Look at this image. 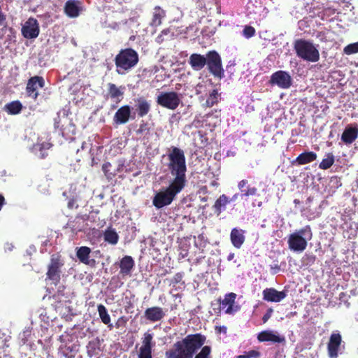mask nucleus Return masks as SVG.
Here are the masks:
<instances>
[{
	"label": "nucleus",
	"instance_id": "obj_23",
	"mask_svg": "<svg viewBox=\"0 0 358 358\" xmlns=\"http://www.w3.org/2000/svg\"><path fill=\"white\" fill-rule=\"evenodd\" d=\"M134 266V261L131 256L126 255L120 262V273L127 275L131 273Z\"/></svg>",
	"mask_w": 358,
	"mask_h": 358
},
{
	"label": "nucleus",
	"instance_id": "obj_27",
	"mask_svg": "<svg viewBox=\"0 0 358 358\" xmlns=\"http://www.w3.org/2000/svg\"><path fill=\"white\" fill-rule=\"evenodd\" d=\"M248 183V180L243 179L241 180L238 183V188L241 190V196L242 197H248L252 196H256L257 194V188L255 187H248L246 189H244V187H245Z\"/></svg>",
	"mask_w": 358,
	"mask_h": 358
},
{
	"label": "nucleus",
	"instance_id": "obj_6",
	"mask_svg": "<svg viewBox=\"0 0 358 358\" xmlns=\"http://www.w3.org/2000/svg\"><path fill=\"white\" fill-rule=\"evenodd\" d=\"M206 64L208 71L215 78L222 79L224 77V70L222 67V59L215 50L206 53Z\"/></svg>",
	"mask_w": 358,
	"mask_h": 358
},
{
	"label": "nucleus",
	"instance_id": "obj_32",
	"mask_svg": "<svg viewBox=\"0 0 358 358\" xmlns=\"http://www.w3.org/2000/svg\"><path fill=\"white\" fill-rule=\"evenodd\" d=\"M100 348V341L98 338L89 341L87 349L88 355L92 357L98 353Z\"/></svg>",
	"mask_w": 358,
	"mask_h": 358
},
{
	"label": "nucleus",
	"instance_id": "obj_28",
	"mask_svg": "<svg viewBox=\"0 0 358 358\" xmlns=\"http://www.w3.org/2000/svg\"><path fill=\"white\" fill-rule=\"evenodd\" d=\"M317 159V154L314 152H304L300 154L296 159L299 165H304L315 161Z\"/></svg>",
	"mask_w": 358,
	"mask_h": 358
},
{
	"label": "nucleus",
	"instance_id": "obj_26",
	"mask_svg": "<svg viewBox=\"0 0 358 358\" xmlns=\"http://www.w3.org/2000/svg\"><path fill=\"white\" fill-rule=\"evenodd\" d=\"M231 202L230 199L226 194L220 195L215 201L213 208L215 213L219 215L225 210L226 206Z\"/></svg>",
	"mask_w": 358,
	"mask_h": 358
},
{
	"label": "nucleus",
	"instance_id": "obj_43",
	"mask_svg": "<svg viewBox=\"0 0 358 358\" xmlns=\"http://www.w3.org/2000/svg\"><path fill=\"white\" fill-rule=\"evenodd\" d=\"M184 277L183 272H178L175 274L173 278L170 281V285H172L173 286L176 285L178 283H181L182 285H185V281L182 280Z\"/></svg>",
	"mask_w": 358,
	"mask_h": 358
},
{
	"label": "nucleus",
	"instance_id": "obj_33",
	"mask_svg": "<svg viewBox=\"0 0 358 358\" xmlns=\"http://www.w3.org/2000/svg\"><path fill=\"white\" fill-rule=\"evenodd\" d=\"M335 162L334 156L332 153H327V157L323 159L319 164V168L322 170H327L329 169Z\"/></svg>",
	"mask_w": 358,
	"mask_h": 358
},
{
	"label": "nucleus",
	"instance_id": "obj_34",
	"mask_svg": "<svg viewBox=\"0 0 358 358\" xmlns=\"http://www.w3.org/2000/svg\"><path fill=\"white\" fill-rule=\"evenodd\" d=\"M98 211H92L88 215H82L76 217L77 220H80L83 222H90L91 223H95L99 220L98 217Z\"/></svg>",
	"mask_w": 358,
	"mask_h": 358
},
{
	"label": "nucleus",
	"instance_id": "obj_4",
	"mask_svg": "<svg viewBox=\"0 0 358 358\" xmlns=\"http://www.w3.org/2000/svg\"><path fill=\"white\" fill-rule=\"evenodd\" d=\"M312 237L311 228L310 225H306L289 236L288 247L292 251L302 252L307 247L308 241L311 240Z\"/></svg>",
	"mask_w": 358,
	"mask_h": 358
},
{
	"label": "nucleus",
	"instance_id": "obj_8",
	"mask_svg": "<svg viewBox=\"0 0 358 358\" xmlns=\"http://www.w3.org/2000/svg\"><path fill=\"white\" fill-rule=\"evenodd\" d=\"M157 103L162 107L175 110L180 105V99L176 92H162L157 97Z\"/></svg>",
	"mask_w": 358,
	"mask_h": 358
},
{
	"label": "nucleus",
	"instance_id": "obj_12",
	"mask_svg": "<svg viewBox=\"0 0 358 358\" xmlns=\"http://www.w3.org/2000/svg\"><path fill=\"white\" fill-rule=\"evenodd\" d=\"M342 341V336L338 331L333 332L331 334L327 343V352L329 358H338Z\"/></svg>",
	"mask_w": 358,
	"mask_h": 358
},
{
	"label": "nucleus",
	"instance_id": "obj_21",
	"mask_svg": "<svg viewBox=\"0 0 358 358\" xmlns=\"http://www.w3.org/2000/svg\"><path fill=\"white\" fill-rule=\"evenodd\" d=\"M78 3L79 1L76 0L67 1L64 8L65 14L71 18L77 17L79 15L80 11Z\"/></svg>",
	"mask_w": 358,
	"mask_h": 358
},
{
	"label": "nucleus",
	"instance_id": "obj_39",
	"mask_svg": "<svg viewBox=\"0 0 358 358\" xmlns=\"http://www.w3.org/2000/svg\"><path fill=\"white\" fill-rule=\"evenodd\" d=\"M200 349V352L194 355V358H211V348L209 345H203Z\"/></svg>",
	"mask_w": 358,
	"mask_h": 358
},
{
	"label": "nucleus",
	"instance_id": "obj_10",
	"mask_svg": "<svg viewBox=\"0 0 358 358\" xmlns=\"http://www.w3.org/2000/svg\"><path fill=\"white\" fill-rule=\"evenodd\" d=\"M21 31L25 38L32 39L38 37L40 28L37 20L34 17H29L22 25Z\"/></svg>",
	"mask_w": 358,
	"mask_h": 358
},
{
	"label": "nucleus",
	"instance_id": "obj_51",
	"mask_svg": "<svg viewBox=\"0 0 358 358\" xmlns=\"http://www.w3.org/2000/svg\"><path fill=\"white\" fill-rule=\"evenodd\" d=\"M234 253H230L227 257V259L229 261H231L234 259Z\"/></svg>",
	"mask_w": 358,
	"mask_h": 358
},
{
	"label": "nucleus",
	"instance_id": "obj_15",
	"mask_svg": "<svg viewBox=\"0 0 358 358\" xmlns=\"http://www.w3.org/2000/svg\"><path fill=\"white\" fill-rule=\"evenodd\" d=\"M286 296L285 291H278L275 288H266L263 291V299L268 302H280Z\"/></svg>",
	"mask_w": 358,
	"mask_h": 358
},
{
	"label": "nucleus",
	"instance_id": "obj_31",
	"mask_svg": "<svg viewBox=\"0 0 358 358\" xmlns=\"http://www.w3.org/2000/svg\"><path fill=\"white\" fill-rule=\"evenodd\" d=\"M154 10L150 24L153 27H158L162 24V19L165 16V11L159 6H156Z\"/></svg>",
	"mask_w": 358,
	"mask_h": 358
},
{
	"label": "nucleus",
	"instance_id": "obj_45",
	"mask_svg": "<svg viewBox=\"0 0 358 358\" xmlns=\"http://www.w3.org/2000/svg\"><path fill=\"white\" fill-rule=\"evenodd\" d=\"M344 52L347 55H351L358 52V43L349 44L344 48Z\"/></svg>",
	"mask_w": 358,
	"mask_h": 358
},
{
	"label": "nucleus",
	"instance_id": "obj_5",
	"mask_svg": "<svg viewBox=\"0 0 358 358\" xmlns=\"http://www.w3.org/2000/svg\"><path fill=\"white\" fill-rule=\"evenodd\" d=\"M294 49L296 55L304 61L316 62L320 59V52L314 44L306 39L294 41Z\"/></svg>",
	"mask_w": 358,
	"mask_h": 358
},
{
	"label": "nucleus",
	"instance_id": "obj_25",
	"mask_svg": "<svg viewBox=\"0 0 358 358\" xmlns=\"http://www.w3.org/2000/svg\"><path fill=\"white\" fill-rule=\"evenodd\" d=\"M124 87H118L115 84L110 83L108 84V96L110 99H116L117 102H120L124 94Z\"/></svg>",
	"mask_w": 358,
	"mask_h": 358
},
{
	"label": "nucleus",
	"instance_id": "obj_18",
	"mask_svg": "<svg viewBox=\"0 0 358 358\" xmlns=\"http://www.w3.org/2000/svg\"><path fill=\"white\" fill-rule=\"evenodd\" d=\"M206 55H202L197 53H193L189 56V64L194 71L201 70L206 64Z\"/></svg>",
	"mask_w": 358,
	"mask_h": 358
},
{
	"label": "nucleus",
	"instance_id": "obj_50",
	"mask_svg": "<svg viewBox=\"0 0 358 358\" xmlns=\"http://www.w3.org/2000/svg\"><path fill=\"white\" fill-rule=\"evenodd\" d=\"M227 327L225 326H220V327H215V331H217V333H224V334H226L227 333Z\"/></svg>",
	"mask_w": 358,
	"mask_h": 358
},
{
	"label": "nucleus",
	"instance_id": "obj_29",
	"mask_svg": "<svg viewBox=\"0 0 358 358\" xmlns=\"http://www.w3.org/2000/svg\"><path fill=\"white\" fill-rule=\"evenodd\" d=\"M22 109V104L20 101H13L5 105L3 110L9 115L19 114Z\"/></svg>",
	"mask_w": 358,
	"mask_h": 358
},
{
	"label": "nucleus",
	"instance_id": "obj_41",
	"mask_svg": "<svg viewBox=\"0 0 358 358\" xmlns=\"http://www.w3.org/2000/svg\"><path fill=\"white\" fill-rule=\"evenodd\" d=\"M153 336L152 334L146 332L143 335L142 345L143 347L152 348L154 344L152 343Z\"/></svg>",
	"mask_w": 358,
	"mask_h": 358
},
{
	"label": "nucleus",
	"instance_id": "obj_48",
	"mask_svg": "<svg viewBox=\"0 0 358 358\" xmlns=\"http://www.w3.org/2000/svg\"><path fill=\"white\" fill-rule=\"evenodd\" d=\"M67 206L69 209L78 208L77 200L75 198L70 199L68 201Z\"/></svg>",
	"mask_w": 358,
	"mask_h": 358
},
{
	"label": "nucleus",
	"instance_id": "obj_46",
	"mask_svg": "<svg viewBox=\"0 0 358 358\" xmlns=\"http://www.w3.org/2000/svg\"><path fill=\"white\" fill-rule=\"evenodd\" d=\"M255 29L253 27L247 25L243 29V34L245 38H250L255 36Z\"/></svg>",
	"mask_w": 358,
	"mask_h": 358
},
{
	"label": "nucleus",
	"instance_id": "obj_30",
	"mask_svg": "<svg viewBox=\"0 0 358 358\" xmlns=\"http://www.w3.org/2000/svg\"><path fill=\"white\" fill-rule=\"evenodd\" d=\"M104 241L111 245H116L119 241V236L114 229H108L103 233Z\"/></svg>",
	"mask_w": 358,
	"mask_h": 358
},
{
	"label": "nucleus",
	"instance_id": "obj_40",
	"mask_svg": "<svg viewBox=\"0 0 358 358\" xmlns=\"http://www.w3.org/2000/svg\"><path fill=\"white\" fill-rule=\"evenodd\" d=\"M152 348L149 347L141 346L138 352V358H152Z\"/></svg>",
	"mask_w": 358,
	"mask_h": 358
},
{
	"label": "nucleus",
	"instance_id": "obj_44",
	"mask_svg": "<svg viewBox=\"0 0 358 358\" xmlns=\"http://www.w3.org/2000/svg\"><path fill=\"white\" fill-rule=\"evenodd\" d=\"M51 146H52V145L48 143H43L40 145V148H39V151H40L39 158L40 159H45V157H48V152H46L44 150L49 149Z\"/></svg>",
	"mask_w": 358,
	"mask_h": 358
},
{
	"label": "nucleus",
	"instance_id": "obj_9",
	"mask_svg": "<svg viewBox=\"0 0 358 358\" xmlns=\"http://www.w3.org/2000/svg\"><path fill=\"white\" fill-rule=\"evenodd\" d=\"M292 78L289 72L279 70L274 72L270 78L268 83L271 86H278L280 89H289L292 85Z\"/></svg>",
	"mask_w": 358,
	"mask_h": 358
},
{
	"label": "nucleus",
	"instance_id": "obj_52",
	"mask_svg": "<svg viewBox=\"0 0 358 358\" xmlns=\"http://www.w3.org/2000/svg\"><path fill=\"white\" fill-rule=\"evenodd\" d=\"M238 197V194H235L231 199H230L231 201H235Z\"/></svg>",
	"mask_w": 358,
	"mask_h": 358
},
{
	"label": "nucleus",
	"instance_id": "obj_22",
	"mask_svg": "<svg viewBox=\"0 0 358 358\" xmlns=\"http://www.w3.org/2000/svg\"><path fill=\"white\" fill-rule=\"evenodd\" d=\"M91 253V249L87 246H81L76 249V256L79 261L86 265H90L94 264V259L90 260V255Z\"/></svg>",
	"mask_w": 358,
	"mask_h": 358
},
{
	"label": "nucleus",
	"instance_id": "obj_1",
	"mask_svg": "<svg viewBox=\"0 0 358 358\" xmlns=\"http://www.w3.org/2000/svg\"><path fill=\"white\" fill-rule=\"evenodd\" d=\"M168 159L167 168L173 178L164 191H159L154 196L152 204L157 209L170 205L187 183V166L184 151L177 147H171Z\"/></svg>",
	"mask_w": 358,
	"mask_h": 358
},
{
	"label": "nucleus",
	"instance_id": "obj_16",
	"mask_svg": "<svg viewBox=\"0 0 358 358\" xmlns=\"http://www.w3.org/2000/svg\"><path fill=\"white\" fill-rule=\"evenodd\" d=\"M166 314L163 308L159 306L148 308L144 312L145 319L151 322H156L162 320Z\"/></svg>",
	"mask_w": 358,
	"mask_h": 358
},
{
	"label": "nucleus",
	"instance_id": "obj_7",
	"mask_svg": "<svg viewBox=\"0 0 358 358\" xmlns=\"http://www.w3.org/2000/svg\"><path fill=\"white\" fill-rule=\"evenodd\" d=\"M64 263L60 255H52L46 273L47 279L57 285L61 280L62 267Z\"/></svg>",
	"mask_w": 358,
	"mask_h": 358
},
{
	"label": "nucleus",
	"instance_id": "obj_3",
	"mask_svg": "<svg viewBox=\"0 0 358 358\" xmlns=\"http://www.w3.org/2000/svg\"><path fill=\"white\" fill-rule=\"evenodd\" d=\"M139 62L138 52L131 48L122 49L114 59L116 72L124 75L134 69Z\"/></svg>",
	"mask_w": 358,
	"mask_h": 358
},
{
	"label": "nucleus",
	"instance_id": "obj_55",
	"mask_svg": "<svg viewBox=\"0 0 358 358\" xmlns=\"http://www.w3.org/2000/svg\"><path fill=\"white\" fill-rule=\"evenodd\" d=\"M1 22H3V20L5 19L3 15L1 14Z\"/></svg>",
	"mask_w": 358,
	"mask_h": 358
},
{
	"label": "nucleus",
	"instance_id": "obj_2",
	"mask_svg": "<svg viewBox=\"0 0 358 358\" xmlns=\"http://www.w3.org/2000/svg\"><path fill=\"white\" fill-rule=\"evenodd\" d=\"M206 342V336L201 333L188 334L165 352V358H193Z\"/></svg>",
	"mask_w": 358,
	"mask_h": 358
},
{
	"label": "nucleus",
	"instance_id": "obj_13",
	"mask_svg": "<svg viewBox=\"0 0 358 358\" xmlns=\"http://www.w3.org/2000/svg\"><path fill=\"white\" fill-rule=\"evenodd\" d=\"M236 299V294L235 293L227 294L224 299L221 300L220 299L218 300L220 302V310H224L227 314H234L238 311V306H234Z\"/></svg>",
	"mask_w": 358,
	"mask_h": 358
},
{
	"label": "nucleus",
	"instance_id": "obj_11",
	"mask_svg": "<svg viewBox=\"0 0 358 358\" xmlns=\"http://www.w3.org/2000/svg\"><path fill=\"white\" fill-rule=\"evenodd\" d=\"M45 81L43 77L35 76L30 78L26 87V92L29 97L36 100L38 96V89L43 88Z\"/></svg>",
	"mask_w": 358,
	"mask_h": 358
},
{
	"label": "nucleus",
	"instance_id": "obj_17",
	"mask_svg": "<svg viewBox=\"0 0 358 358\" xmlns=\"http://www.w3.org/2000/svg\"><path fill=\"white\" fill-rule=\"evenodd\" d=\"M257 339L259 342L270 341L274 343H282L285 342L284 336H280L270 330H264L259 333Z\"/></svg>",
	"mask_w": 358,
	"mask_h": 358
},
{
	"label": "nucleus",
	"instance_id": "obj_19",
	"mask_svg": "<svg viewBox=\"0 0 358 358\" xmlns=\"http://www.w3.org/2000/svg\"><path fill=\"white\" fill-rule=\"evenodd\" d=\"M134 102L136 103V111L138 117H143L150 112V103L144 96L135 99Z\"/></svg>",
	"mask_w": 358,
	"mask_h": 358
},
{
	"label": "nucleus",
	"instance_id": "obj_53",
	"mask_svg": "<svg viewBox=\"0 0 358 358\" xmlns=\"http://www.w3.org/2000/svg\"><path fill=\"white\" fill-rule=\"evenodd\" d=\"M4 202H5V199H4V197L1 195V207L3 206Z\"/></svg>",
	"mask_w": 358,
	"mask_h": 358
},
{
	"label": "nucleus",
	"instance_id": "obj_24",
	"mask_svg": "<svg viewBox=\"0 0 358 358\" xmlns=\"http://www.w3.org/2000/svg\"><path fill=\"white\" fill-rule=\"evenodd\" d=\"M358 136V128L348 127L341 136V140L345 144L352 143Z\"/></svg>",
	"mask_w": 358,
	"mask_h": 358
},
{
	"label": "nucleus",
	"instance_id": "obj_36",
	"mask_svg": "<svg viewBox=\"0 0 358 358\" xmlns=\"http://www.w3.org/2000/svg\"><path fill=\"white\" fill-rule=\"evenodd\" d=\"M219 94L217 90H213L209 94L206 101L207 107H212L218 102Z\"/></svg>",
	"mask_w": 358,
	"mask_h": 358
},
{
	"label": "nucleus",
	"instance_id": "obj_37",
	"mask_svg": "<svg viewBox=\"0 0 358 358\" xmlns=\"http://www.w3.org/2000/svg\"><path fill=\"white\" fill-rule=\"evenodd\" d=\"M150 132V127L149 126V123L145 122L144 120H141L139 128L136 131V135L140 136H147L149 135Z\"/></svg>",
	"mask_w": 358,
	"mask_h": 358
},
{
	"label": "nucleus",
	"instance_id": "obj_47",
	"mask_svg": "<svg viewBox=\"0 0 358 358\" xmlns=\"http://www.w3.org/2000/svg\"><path fill=\"white\" fill-rule=\"evenodd\" d=\"M273 312V310L271 308H269L266 310V313L262 317L263 323H266L271 318Z\"/></svg>",
	"mask_w": 358,
	"mask_h": 358
},
{
	"label": "nucleus",
	"instance_id": "obj_35",
	"mask_svg": "<svg viewBox=\"0 0 358 358\" xmlns=\"http://www.w3.org/2000/svg\"><path fill=\"white\" fill-rule=\"evenodd\" d=\"M97 310L101 322L105 324H108L110 322V317L106 307L102 304H99L97 307Z\"/></svg>",
	"mask_w": 358,
	"mask_h": 358
},
{
	"label": "nucleus",
	"instance_id": "obj_38",
	"mask_svg": "<svg viewBox=\"0 0 358 358\" xmlns=\"http://www.w3.org/2000/svg\"><path fill=\"white\" fill-rule=\"evenodd\" d=\"M111 168L112 164L110 162H106L102 165V171L108 180H112L116 175L114 171L110 170Z\"/></svg>",
	"mask_w": 358,
	"mask_h": 358
},
{
	"label": "nucleus",
	"instance_id": "obj_54",
	"mask_svg": "<svg viewBox=\"0 0 358 358\" xmlns=\"http://www.w3.org/2000/svg\"><path fill=\"white\" fill-rule=\"evenodd\" d=\"M294 203L295 204H299V203H300V201H299V199H294Z\"/></svg>",
	"mask_w": 358,
	"mask_h": 358
},
{
	"label": "nucleus",
	"instance_id": "obj_42",
	"mask_svg": "<svg viewBox=\"0 0 358 358\" xmlns=\"http://www.w3.org/2000/svg\"><path fill=\"white\" fill-rule=\"evenodd\" d=\"M261 354L259 351L252 350L248 352H245L243 355H238L236 358H259Z\"/></svg>",
	"mask_w": 358,
	"mask_h": 358
},
{
	"label": "nucleus",
	"instance_id": "obj_20",
	"mask_svg": "<svg viewBox=\"0 0 358 358\" xmlns=\"http://www.w3.org/2000/svg\"><path fill=\"white\" fill-rule=\"evenodd\" d=\"M245 230L238 228L231 229L230 234V239L232 245L236 248H240L245 242Z\"/></svg>",
	"mask_w": 358,
	"mask_h": 358
},
{
	"label": "nucleus",
	"instance_id": "obj_49",
	"mask_svg": "<svg viewBox=\"0 0 358 358\" xmlns=\"http://www.w3.org/2000/svg\"><path fill=\"white\" fill-rule=\"evenodd\" d=\"M14 245L11 243H6L4 245V250L5 252H10L13 250Z\"/></svg>",
	"mask_w": 358,
	"mask_h": 358
},
{
	"label": "nucleus",
	"instance_id": "obj_14",
	"mask_svg": "<svg viewBox=\"0 0 358 358\" xmlns=\"http://www.w3.org/2000/svg\"><path fill=\"white\" fill-rule=\"evenodd\" d=\"M131 114V108L130 106H122L115 112L113 117V122L116 124H126L129 121Z\"/></svg>",
	"mask_w": 358,
	"mask_h": 358
},
{
	"label": "nucleus",
	"instance_id": "obj_56",
	"mask_svg": "<svg viewBox=\"0 0 358 358\" xmlns=\"http://www.w3.org/2000/svg\"><path fill=\"white\" fill-rule=\"evenodd\" d=\"M206 200H207V199H206V198H203V199H201V201H206Z\"/></svg>",
	"mask_w": 358,
	"mask_h": 358
}]
</instances>
